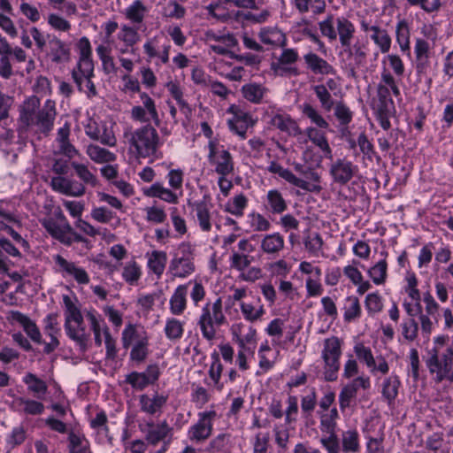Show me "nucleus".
Segmentation results:
<instances>
[{
	"instance_id": "obj_1",
	"label": "nucleus",
	"mask_w": 453,
	"mask_h": 453,
	"mask_svg": "<svg viewBox=\"0 0 453 453\" xmlns=\"http://www.w3.org/2000/svg\"><path fill=\"white\" fill-rule=\"evenodd\" d=\"M19 113V121L22 128L48 135L53 129L57 116L56 103L47 99L41 106L40 99L31 96L20 104Z\"/></svg>"
},
{
	"instance_id": "obj_2",
	"label": "nucleus",
	"mask_w": 453,
	"mask_h": 453,
	"mask_svg": "<svg viewBox=\"0 0 453 453\" xmlns=\"http://www.w3.org/2000/svg\"><path fill=\"white\" fill-rule=\"evenodd\" d=\"M124 137L129 149L139 158H158L163 141L159 133L151 124L147 123L134 130H126Z\"/></svg>"
},
{
	"instance_id": "obj_3",
	"label": "nucleus",
	"mask_w": 453,
	"mask_h": 453,
	"mask_svg": "<svg viewBox=\"0 0 453 453\" xmlns=\"http://www.w3.org/2000/svg\"><path fill=\"white\" fill-rule=\"evenodd\" d=\"M255 238H242L238 242L237 250H233L229 257V264L232 269L240 273L239 277L247 282H255L263 277V271L258 266H251L255 262V257L250 255L255 251L256 247L251 242Z\"/></svg>"
},
{
	"instance_id": "obj_4",
	"label": "nucleus",
	"mask_w": 453,
	"mask_h": 453,
	"mask_svg": "<svg viewBox=\"0 0 453 453\" xmlns=\"http://www.w3.org/2000/svg\"><path fill=\"white\" fill-rule=\"evenodd\" d=\"M449 339L448 335L435 337L433 347L427 350L426 365L436 382L445 380L453 368V349L449 347Z\"/></svg>"
},
{
	"instance_id": "obj_5",
	"label": "nucleus",
	"mask_w": 453,
	"mask_h": 453,
	"mask_svg": "<svg viewBox=\"0 0 453 453\" xmlns=\"http://www.w3.org/2000/svg\"><path fill=\"white\" fill-rule=\"evenodd\" d=\"M196 323L205 340H214L220 327L227 323L222 299L218 297L213 302L208 301L201 308Z\"/></svg>"
},
{
	"instance_id": "obj_6",
	"label": "nucleus",
	"mask_w": 453,
	"mask_h": 453,
	"mask_svg": "<svg viewBox=\"0 0 453 453\" xmlns=\"http://www.w3.org/2000/svg\"><path fill=\"white\" fill-rule=\"evenodd\" d=\"M342 58L349 66V73L351 76L355 74V68L361 65L365 59V53L357 45L350 46L349 38L352 36L355 28L348 20H342Z\"/></svg>"
},
{
	"instance_id": "obj_7",
	"label": "nucleus",
	"mask_w": 453,
	"mask_h": 453,
	"mask_svg": "<svg viewBox=\"0 0 453 453\" xmlns=\"http://www.w3.org/2000/svg\"><path fill=\"white\" fill-rule=\"evenodd\" d=\"M217 418L218 413L212 409L198 412L196 422L187 432L188 439L196 444L206 441L212 434L213 422Z\"/></svg>"
},
{
	"instance_id": "obj_8",
	"label": "nucleus",
	"mask_w": 453,
	"mask_h": 453,
	"mask_svg": "<svg viewBox=\"0 0 453 453\" xmlns=\"http://www.w3.org/2000/svg\"><path fill=\"white\" fill-rule=\"evenodd\" d=\"M181 255L175 254L168 267V273L173 278L185 279L196 271L192 249L189 244L182 243L179 249Z\"/></svg>"
},
{
	"instance_id": "obj_9",
	"label": "nucleus",
	"mask_w": 453,
	"mask_h": 453,
	"mask_svg": "<svg viewBox=\"0 0 453 453\" xmlns=\"http://www.w3.org/2000/svg\"><path fill=\"white\" fill-rule=\"evenodd\" d=\"M322 357L325 379L328 381L336 380L340 368V340L337 337L333 336L325 341Z\"/></svg>"
},
{
	"instance_id": "obj_10",
	"label": "nucleus",
	"mask_w": 453,
	"mask_h": 453,
	"mask_svg": "<svg viewBox=\"0 0 453 453\" xmlns=\"http://www.w3.org/2000/svg\"><path fill=\"white\" fill-rule=\"evenodd\" d=\"M208 160L215 166L219 175H229L234 172V159L230 152L219 146L217 140H210L208 143Z\"/></svg>"
},
{
	"instance_id": "obj_11",
	"label": "nucleus",
	"mask_w": 453,
	"mask_h": 453,
	"mask_svg": "<svg viewBox=\"0 0 453 453\" xmlns=\"http://www.w3.org/2000/svg\"><path fill=\"white\" fill-rule=\"evenodd\" d=\"M378 100L372 104V110L375 112L380 127L384 130L390 128L389 116L394 109V102L390 97V90L384 85L378 86Z\"/></svg>"
},
{
	"instance_id": "obj_12",
	"label": "nucleus",
	"mask_w": 453,
	"mask_h": 453,
	"mask_svg": "<svg viewBox=\"0 0 453 453\" xmlns=\"http://www.w3.org/2000/svg\"><path fill=\"white\" fill-rule=\"evenodd\" d=\"M139 96L142 105L131 108L130 118L134 121L146 124L151 119L157 127H159L160 119L155 101L146 92H141Z\"/></svg>"
},
{
	"instance_id": "obj_13",
	"label": "nucleus",
	"mask_w": 453,
	"mask_h": 453,
	"mask_svg": "<svg viewBox=\"0 0 453 453\" xmlns=\"http://www.w3.org/2000/svg\"><path fill=\"white\" fill-rule=\"evenodd\" d=\"M265 118L270 127L279 129L289 136L301 134V129L297 123L287 113L280 110L270 107L265 113Z\"/></svg>"
},
{
	"instance_id": "obj_14",
	"label": "nucleus",
	"mask_w": 453,
	"mask_h": 453,
	"mask_svg": "<svg viewBox=\"0 0 453 453\" xmlns=\"http://www.w3.org/2000/svg\"><path fill=\"white\" fill-rule=\"evenodd\" d=\"M84 130L87 136L94 141L100 142L104 145L115 147L117 144V138L112 127L106 122H97L94 119H88L84 126Z\"/></svg>"
},
{
	"instance_id": "obj_15",
	"label": "nucleus",
	"mask_w": 453,
	"mask_h": 453,
	"mask_svg": "<svg viewBox=\"0 0 453 453\" xmlns=\"http://www.w3.org/2000/svg\"><path fill=\"white\" fill-rule=\"evenodd\" d=\"M228 112L232 114L227 119L228 128L242 140L246 139L248 129L254 127L256 120L252 119L250 113L235 105H232Z\"/></svg>"
},
{
	"instance_id": "obj_16",
	"label": "nucleus",
	"mask_w": 453,
	"mask_h": 453,
	"mask_svg": "<svg viewBox=\"0 0 453 453\" xmlns=\"http://www.w3.org/2000/svg\"><path fill=\"white\" fill-rule=\"evenodd\" d=\"M53 260L57 266L56 271L64 278H71L80 285L89 283V275L86 270L76 263L65 259L61 255H55Z\"/></svg>"
},
{
	"instance_id": "obj_17",
	"label": "nucleus",
	"mask_w": 453,
	"mask_h": 453,
	"mask_svg": "<svg viewBox=\"0 0 453 453\" xmlns=\"http://www.w3.org/2000/svg\"><path fill=\"white\" fill-rule=\"evenodd\" d=\"M298 53L294 49H284L279 57L271 62L273 73L278 76L297 75V69L293 65L298 60Z\"/></svg>"
},
{
	"instance_id": "obj_18",
	"label": "nucleus",
	"mask_w": 453,
	"mask_h": 453,
	"mask_svg": "<svg viewBox=\"0 0 453 453\" xmlns=\"http://www.w3.org/2000/svg\"><path fill=\"white\" fill-rule=\"evenodd\" d=\"M140 429L144 434L146 441L153 446L171 437L173 430L165 419L158 422L148 421L141 425Z\"/></svg>"
},
{
	"instance_id": "obj_19",
	"label": "nucleus",
	"mask_w": 453,
	"mask_h": 453,
	"mask_svg": "<svg viewBox=\"0 0 453 453\" xmlns=\"http://www.w3.org/2000/svg\"><path fill=\"white\" fill-rule=\"evenodd\" d=\"M95 65H90L88 71L81 67H73L72 78L80 92L84 93L88 99L97 96L98 93L92 79L95 77Z\"/></svg>"
},
{
	"instance_id": "obj_20",
	"label": "nucleus",
	"mask_w": 453,
	"mask_h": 453,
	"mask_svg": "<svg viewBox=\"0 0 453 453\" xmlns=\"http://www.w3.org/2000/svg\"><path fill=\"white\" fill-rule=\"evenodd\" d=\"M160 372L157 365H150L142 372H132L126 376V382L135 390H143L154 384L159 378Z\"/></svg>"
},
{
	"instance_id": "obj_21",
	"label": "nucleus",
	"mask_w": 453,
	"mask_h": 453,
	"mask_svg": "<svg viewBox=\"0 0 453 453\" xmlns=\"http://www.w3.org/2000/svg\"><path fill=\"white\" fill-rule=\"evenodd\" d=\"M230 331L238 348L256 349L257 330L251 326L238 322L232 325Z\"/></svg>"
},
{
	"instance_id": "obj_22",
	"label": "nucleus",
	"mask_w": 453,
	"mask_h": 453,
	"mask_svg": "<svg viewBox=\"0 0 453 453\" xmlns=\"http://www.w3.org/2000/svg\"><path fill=\"white\" fill-rule=\"evenodd\" d=\"M168 401V395L164 394L148 395L142 394L139 396V407L141 411L150 416H160L163 409Z\"/></svg>"
},
{
	"instance_id": "obj_23",
	"label": "nucleus",
	"mask_w": 453,
	"mask_h": 453,
	"mask_svg": "<svg viewBox=\"0 0 453 453\" xmlns=\"http://www.w3.org/2000/svg\"><path fill=\"white\" fill-rule=\"evenodd\" d=\"M50 187L56 192L73 197L82 196L86 192L85 186L82 183L63 176L52 177Z\"/></svg>"
},
{
	"instance_id": "obj_24",
	"label": "nucleus",
	"mask_w": 453,
	"mask_h": 453,
	"mask_svg": "<svg viewBox=\"0 0 453 453\" xmlns=\"http://www.w3.org/2000/svg\"><path fill=\"white\" fill-rule=\"evenodd\" d=\"M223 4H233L239 8L256 9V0H218V3L206 6L208 13L219 20H226L229 14L222 8Z\"/></svg>"
},
{
	"instance_id": "obj_25",
	"label": "nucleus",
	"mask_w": 453,
	"mask_h": 453,
	"mask_svg": "<svg viewBox=\"0 0 453 453\" xmlns=\"http://www.w3.org/2000/svg\"><path fill=\"white\" fill-rule=\"evenodd\" d=\"M259 250L270 257H276L283 250L285 240L280 233L263 234L260 236Z\"/></svg>"
},
{
	"instance_id": "obj_26",
	"label": "nucleus",
	"mask_w": 453,
	"mask_h": 453,
	"mask_svg": "<svg viewBox=\"0 0 453 453\" xmlns=\"http://www.w3.org/2000/svg\"><path fill=\"white\" fill-rule=\"evenodd\" d=\"M192 211L195 212L196 222L203 232L209 233L212 229L211 204L205 199L189 203Z\"/></svg>"
},
{
	"instance_id": "obj_27",
	"label": "nucleus",
	"mask_w": 453,
	"mask_h": 453,
	"mask_svg": "<svg viewBox=\"0 0 453 453\" xmlns=\"http://www.w3.org/2000/svg\"><path fill=\"white\" fill-rule=\"evenodd\" d=\"M46 48L52 62L60 64L69 61L70 48L57 36L48 35Z\"/></svg>"
},
{
	"instance_id": "obj_28",
	"label": "nucleus",
	"mask_w": 453,
	"mask_h": 453,
	"mask_svg": "<svg viewBox=\"0 0 453 453\" xmlns=\"http://www.w3.org/2000/svg\"><path fill=\"white\" fill-rule=\"evenodd\" d=\"M258 38L265 45L273 48H283L287 44L285 33L276 26H266L260 28Z\"/></svg>"
},
{
	"instance_id": "obj_29",
	"label": "nucleus",
	"mask_w": 453,
	"mask_h": 453,
	"mask_svg": "<svg viewBox=\"0 0 453 453\" xmlns=\"http://www.w3.org/2000/svg\"><path fill=\"white\" fill-rule=\"evenodd\" d=\"M123 348L128 349L131 345H138L149 342V336L143 326L140 325L128 324L122 332Z\"/></svg>"
},
{
	"instance_id": "obj_30",
	"label": "nucleus",
	"mask_w": 453,
	"mask_h": 453,
	"mask_svg": "<svg viewBox=\"0 0 453 453\" xmlns=\"http://www.w3.org/2000/svg\"><path fill=\"white\" fill-rule=\"evenodd\" d=\"M171 45L164 44L162 50L157 49V38L156 36L149 38L143 44V51L149 60L156 59V65L167 64L169 62Z\"/></svg>"
},
{
	"instance_id": "obj_31",
	"label": "nucleus",
	"mask_w": 453,
	"mask_h": 453,
	"mask_svg": "<svg viewBox=\"0 0 453 453\" xmlns=\"http://www.w3.org/2000/svg\"><path fill=\"white\" fill-rule=\"evenodd\" d=\"M357 173V166L351 162L342 161V196L346 199H352L358 192L359 185L352 182L351 187L346 184Z\"/></svg>"
},
{
	"instance_id": "obj_32",
	"label": "nucleus",
	"mask_w": 453,
	"mask_h": 453,
	"mask_svg": "<svg viewBox=\"0 0 453 453\" xmlns=\"http://www.w3.org/2000/svg\"><path fill=\"white\" fill-rule=\"evenodd\" d=\"M188 285H179L169 299V311L173 316L182 315L188 305Z\"/></svg>"
},
{
	"instance_id": "obj_33",
	"label": "nucleus",
	"mask_w": 453,
	"mask_h": 453,
	"mask_svg": "<svg viewBox=\"0 0 453 453\" xmlns=\"http://www.w3.org/2000/svg\"><path fill=\"white\" fill-rule=\"evenodd\" d=\"M267 170L271 173L278 174L280 178L284 179L286 181L297 188H300L303 190H311L310 182L296 177L290 170L284 168L276 161L270 162Z\"/></svg>"
},
{
	"instance_id": "obj_34",
	"label": "nucleus",
	"mask_w": 453,
	"mask_h": 453,
	"mask_svg": "<svg viewBox=\"0 0 453 453\" xmlns=\"http://www.w3.org/2000/svg\"><path fill=\"white\" fill-rule=\"evenodd\" d=\"M12 319L22 326L24 331L27 334V336L35 343L42 344L43 343L42 334L36 326V324L30 319L27 315L19 312L13 311L12 313Z\"/></svg>"
},
{
	"instance_id": "obj_35",
	"label": "nucleus",
	"mask_w": 453,
	"mask_h": 453,
	"mask_svg": "<svg viewBox=\"0 0 453 453\" xmlns=\"http://www.w3.org/2000/svg\"><path fill=\"white\" fill-rule=\"evenodd\" d=\"M12 408L26 415H41L45 407L42 403L37 400L17 396L12 401Z\"/></svg>"
},
{
	"instance_id": "obj_36",
	"label": "nucleus",
	"mask_w": 453,
	"mask_h": 453,
	"mask_svg": "<svg viewBox=\"0 0 453 453\" xmlns=\"http://www.w3.org/2000/svg\"><path fill=\"white\" fill-rule=\"evenodd\" d=\"M7 226L22 229V218L16 211L10 210L7 203L0 202V230L6 231Z\"/></svg>"
},
{
	"instance_id": "obj_37",
	"label": "nucleus",
	"mask_w": 453,
	"mask_h": 453,
	"mask_svg": "<svg viewBox=\"0 0 453 453\" xmlns=\"http://www.w3.org/2000/svg\"><path fill=\"white\" fill-rule=\"evenodd\" d=\"M359 388H369L370 379L363 376L357 377L342 389V409L349 405L350 399L356 397Z\"/></svg>"
},
{
	"instance_id": "obj_38",
	"label": "nucleus",
	"mask_w": 453,
	"mask_h": 453,
	"mask_svg": "<svg viewBox=\"0 0 453 453\" xmlns=\"http://www.w3.org/2000/svg\"><path fill=\"white\" fill-rule=\"evenodd\" d=\"M147 266L149 270L153 273L157 279H160L163 275L166 263H167V254L165 251L162 250H152L150 253L146 254Z\"/></svg>"
},
{
	"instance_id": "obj_39",
	"label": "nucleus",
	"mask_w": 453,
	"mask_h": 453,
	"mask_svg": "<svg viewBox=\"0 0 453 453\" xmlns=\"http://www.w3.org/2000/svg\"><path fill=\"white\" fill-rule=\"evenodd\" d=\"M122 13L134 26H140L145 19L148 8L141 0H134Z\"/></svg>"
},
{
	"instance_id": "obj_40",
	"label": "nucleus",
	"mask_w": 453,
	"mask_h": 453,
	"mask_svg": "<svg viewBox=\"0 0 453 453\" xmlns=\"http://www.w3.org/2000/svg\"><path fill=\"white\" fill-rule=\"evenodd\" d=\"M23 382L27 386V390L37 399H44L48 393L47 383L32 372H27L23 377Z\"/></svg>"
},
{
	"instance_id": "obj_41",
	"label": "nucleus",
	"mask_w": 453,
	"mask_h": 453,
	"mask_svg": "<svg viewBox=\"0 0 453 453\" xmlns=\"http://www.w3.org/2000/svg\"><path fill=\"white\" fill-rule=\"evenodd\" d=\"M77 48L79 50V59L74 67H81L88 71L90 65H94L92 47L88 38L86 36L81 37L77 43Z\"/></svg>"
},
{
	"instance_id": "obj_42",
	"label": "nucleus",
	"mask_w": 453,
	"mask_h": 453,
	"mask_svg": "<svg viewBox=\"0 0 453 453\" xmlns=\"http://www.w3.org/2000/svg\"><path fill=\"white\" fill-rule=\"evenodd\" d=\"M142 275L141 265L134 259L127 261L122 267L123 280L130 286H137Z\"/></svg>"
},
{
	"instance_id": "obj_43",
	"label": "nucleus",
	"mask_w": 453,
	"mask_h": 453,
	"mask_svg": "<svg viewBox=\"0 0 453 453\" xmlns=\"http://www.w3.org/2000/svg\"><path fill=\"white\" fill-rule=\"evenodd\" d=\"M65 330L67 336L76 342L81 350H85L87 349L89 334L85 330L83 320L81 325L73 323L72 325H68L65 326Z\"/></svg>"
},
{
	"instance_id": "obj_44",
	"label": "nucleus",
	"mask_w": 453,
	"mask_h": 453,
	"mask_svg": "<svg viewBox=\"0 0 453 453\" xmlns=\"http://www.w3.org/2000/svg\"><path fill=\"white\" fill-rule=\"evenodd\" d=\"M88 157L96 164L111 163L116 160V155L105 148L96 144H88L86 148Z\"/></svg>"
},
{
	"instance_id": "obj_45",
	"label": "nucleus",
	"mask_w": 453,
	"mask_h": 453,
	"mask_svg": "<svg viewBox=\"0 0 453 453\" xmlns=\"http://www.w3.org/2000/svg\"><path fill=\"white\" fill-rule=\"evenodd\" d=\"M41 224L52 237L60 242H64L66 234L71 233L73 230L69 223L61 225L51 218L42 219Z\"/></svg>"
},
{
	"instance_id": "obj_46",
	"label": "nucleus",
	"mask_w": 453,
	"mask_h": 453,
	"mask_svg": "<svg viewBox=\"0 0 453 453\" xmlns=\"http://www.w3.org/2000/svg\"><path fill=\"white\" fill-rule=\"evenodd\" d=\"M143 193L149 197H157L169 203H178V196L158 182L154 183L150 188L144 189Z\"/></svg>"
},
{
	"instance_id": "obj_47",
	"label": "nucleus",
	"mask_w": 453,
	"mask_h": 453,
	"mask_svg": "<svg viewBox=\"0 0 453 453\" xmlns=\"http://www.w3.org/2000/svg\"><path fill=\"white\" fill-rule=\"evenodd\" d=\"M86 317L90 324L91 330L94 333L95 343L96 346L100 347L103 343L101 334H103L104 335V328H108V326L101 315L95 311H88L86 313Z\"/></svg>"
},
{
	"instance_id": "obj_48",
	"label": "nucleus",
	"mask_w": 453,
	"mask_h": 453,
	"mask_svg": "<svg viewBox=\"0 0 453 453\" xmlns=\"http://www.w3.org/2000/svg\"><path fill=\"white\" fill-rule=\"evenodd\" d=\"M267 209L273 214H281L288 209L282 194L278 189H271L266 195Z\"/></svg>"
},
{
	"instance_id": "obj_49",
	"label": "nucleus",
	"mask_w": 453,
	"mask_h": 453,
	"mask_svg": "<svg viewBox=\"0 0 453 453\" xmlns=\"http://www.w3.org/2000/svg\"><path fill=\"white\" fill-rule=\"evenodd\" d=\"M267 92L268 89L265 87L257 83H249L242 88L243 97L253 104L262 103Z\"/></svg>"
},
{
	"instance_id": "obj_50",
	"label": "nucleus",
	"mask_w": 453,
	"mask_h": 453,
	"mask_svg": "<svg viewBox=\"0 0 453 453\" xmlns=\"http://www.w3.org/2000/svg\"><path fill=\"white\" fill-rule=\"evenodd\" d=\"M117 37L124 45L130 46L131 48L141 41L138 27L128 24H122L120 26Z\"/></svg>"
},
{
	"instance_id": "obj_51",
	"label": "nucleus",
	"mask_w": 453,
	"mask_h": 453,
	"mask_svg": "<svg viewBox=\"0 0 453 453\" xmlns=\"http://www.w3.org/2000/svg\"><path fill=\"white\" fill-rule=\"evenodd\" d=\"M380 254L384 257V258L377 262L368 271V274L375 285L384 284L388 276V263L386 260L388 252L382 251Z\"/></svg>"
},
{
	"instance_id": "obj_52",
	"label": "nucleus",
	"mask_w": 453,
	"mask_h": 453,
	"mask_svg": "<svg viewBox=\"0 0 453 453\" xmlns=\"http://www.w3.org/2000/svg\"><path fill=\"white\" fill-rule=\"evenodd\" d=\"M185 323L176 318H168L165 320L164 332L171 342L180 341L184 334Z\"/></svg>"
},
{
	"instance_id": "obj_53",
	"label": "nucleus",
	"mask_w": 453,
	"mask_h": 453,
	"mask_svg": "<svg viewBox=\"0 0 453 453\" xmlns=\"http://www.w3.org/2000/svg\"><path fill=\"white\" fill-rule=\"evenodd\" d=\"M247 206L248 198L245 195L241 193L229 199L225 204L224 210L226 212L240 218L243 216L244 210Z\"/></svg>"
},
{
	"instance_id": "obj_54",
	"label": "nucleus",
	"mask_w": 453,
	"mask_h": 453,
	"mask_svg": "<svg viewBox=\"0 0 453 453\" xmlns=\"http://www.w3.org/2000/svg\"><path fill=\"white\" fill-rule=\"evenodd\" d=\"M63 301L65 306V327L73 323L81 325L83 317L80 309L68 296H64Z\"/></svg>"
},
{
	"instance_id": "obj_55",
	"label": "nucleus",
	"mask_w": 453,
	"mask_h": 453,
	"mask_svg": "<svg viewBox=\"0 0 453 453\" xmlns=\"http://www.w3.org/2000/svg\"><path fill=\"white\" fill-rule=\"evenodd\" d=\"M230 444L231 434L222 433L211 440L206 450L208 453H226L230 449Z\"/></svg>"
},
{
	"instance_id": "obj_56",
	"label": "nucleus",
	"mask_w": 453,
	"mask_h": 453,
	"mask_svg": "<svg viewBox=\"0 0 453 453\" xmlns=\"http://www.w3.org/2000/svg\"><path fill=\"white\" fill-rule=\"evenodd\" d=\"M71 166L77 177L83 182V185H89L93 188L98 185L99 181L96 176L88 169L87 165L73 161L71 163Z\"/></svg>"
},
{
	"instance_id": "obj_57",
	"label": "nucleus",
	"mask_w": 453,
	"mask_h": 453,
	"mask_svg": "<svg viewBox=\"0 0 453 453\" xmlns=\"http://www.w3.org/2000/svg\"><path fill=\"white\" fill-rule=\"evenodd\" d=\"M69 453H88L89 450V442L84 434L70 432L68 434Z\"/></svg>"
},
{
	"instance_id": "obj_58",
	"label": "nucleus",
	"mask_w": 453,
	"mask_h": 453,
	"mask_svg": "<svg viewBox=\"0 0 453 453\" xmlns=\"http://www.w3.org/2000/svg\"><path fill=\"white\" fill-rule=\"evenodd\" d=\"M371 38L380 48L382 53H388L391 47V38L388 32L378 26H372L371 28Z\"/></svg>"
},
{
	"instance_id": "obj_59",
	"label": "nucleus",
	"mask_w": 453,
	"mask_h": 453,
	"mask_svg": "<svg viewBox=\"0 0 453 453\" xmlns=\"http://www.w3.org/2000/svg\"><path fill=\"white\" fill-rule=\"evenodd\" d=\"M396 42L403 52L411 55L410 49V28L404 19L400 20L395 28Z\"/></svg>"
},
{
	"instance_id": "obj_60",
	"label": "nucleus",
	"mask_w": 453,
	"mask_h": 453,
	"mask_svg": "<svg viewBox=\"0 0 453 453\" xmlns=\"http://www.w3.org/2000/svg\"><path fill=\"white\" fill-rule=\"evenodd\" d=\"M361 316V306L357 296H349L344 303V320L352 322Z\"/></svg>"
},
{
	"instance_id": "obj_61",
	"label": "nucleus",
	"mask_w": 453,
	"mask_h": 453,
	"mask_svg": "<svg viewBox=\"0 0 453 453\" xmlns=\"http://www.w3.org/2000/svg\"><path fill=\"white\" fill-rule=\"evenodd\" d=\"M308 67L314 73L327 74L331 72V66L315 53H309L304 56Z\"/></svg>"
},
{
	"instance_id": "obj_62",
	"label": "nucleus",
	"mask_w": 453,
	"mask_h": 453,
	"mask_svg": "<svg viewBox=\"0 0 453 453\" xmlns=\"http://www.w3.org/2000/svg\"><path fill=\"white\" fill-rule=\"evenodd\" d=\"M240 309L244 319L248 321L254 322L262 318L265 313L262 304L254 305L251 303L242 302Z\"/></svg>"
},
{
	"instance_id": "obj_63",
	"label": "nucleus",
	"mask_w": 453,
	"mask_h": 453,
	"mask_svg": "<svg viewBox=\"0 0 453 453\" xmlns=\"http://www.w3.org/2000/svg\"><path fill=\"white\" fill-rule=\"evenodd\" d=\"M342 449L347 452L357 453L359 451V434L356 429H350L342 434Z\"/></svg>"
},
{
	"instance_id": "obj_64",
	"label": "nucleus",
	"mask_w": 453,
	"mask_h": 453,
	"mask_svg": "<svg viewBox=\"0 0 453 453\" xmlns=\"http://www.w3.org/2000/svg\"><path fill=\"white\" fill-rule=\"evenodd\" d=\"M400 380L397 376H390L387 378L382 385V395L390 404L398 395Z\"/></svg>"
}]
</instances>
